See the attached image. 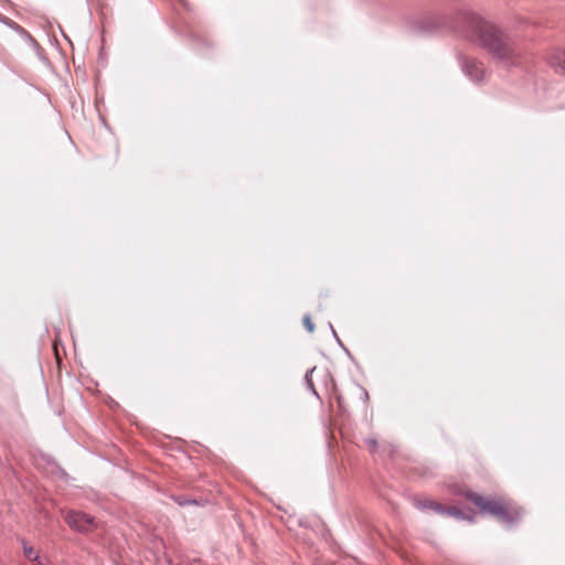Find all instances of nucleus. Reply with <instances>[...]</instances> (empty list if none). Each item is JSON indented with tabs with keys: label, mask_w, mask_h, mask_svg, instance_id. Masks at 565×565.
<instances>
[{
	"label": "nucleus",
	"mask_w": 565,
	"mask_h": 565,
	"mask_svg": "<svg viewBox=\"0 0 565 565\" xmlns=\"http://www.w3.org/2000/svg\"><path fill=\"white\" fill-rule=\"evenodd\" d=\"M455 30L466 41L486 50L503 66L513 67L522 64L524 54L521 46L480 14L470 10L459 11Z\"/></svg>",
	"instance_id": "f257e3e1"
},
{
	"label": "nucleus",
	"mask_w": 565,
	"mask_h": 565,
	"mask_svg": "<svg viewBox=\"0 0 565 565\" xmlns=\"http://www.w3.org/2000/svg\"><path fill=\"white\" fill-rule=\"evenodd\" d=\"M465 497L479 508L481 513L490 514L503 523L512 524L521 518L520 509L505 500L486 498L472 491H467Z\"/></svg>",
	"instance_id": "f03ea898"
},
{
	"label": "nucleus",
	"mask_w": 565,
	"mask_h": 565,
	"mask_svg": "<svg viewBox=\"0 0 565 565\" xmlns=\"http://www.w3.org/2000/svg\"><path fill=\"white\" fill-rule=\"evenodd\" d=\"M461 70L473 83L482 84L489 77V71L483 62L473 57L463 56L461 60Z\"/></svg>",
	"instance_id": "7ed1b4c3"
},
{
	"label": "nucleus",
	"mask_w": 565,
	"mask_h": 565,
	"mask_svg": "<svg viewBox=\"0 0 565 565\" xmlns=\"http://www.w3.org/2000/svg\"><path fill=\"white\" fill-rule=\"evenodd\" d=\"M65 522L71 529L81 533H88L97 527L95 518L82 511H70Z\"/></svg>",
	"instance_id": "20e7f679"
},
{
	"label": "nucleus",
	"mask_w": 565,
	"mask_h": 565,
	"mask_svg": "<svg viewBox=\"0 0 565 565\" xmlns=\"http://www.w3.org/2000/svg\"><path fill=\"white\" fill-rule=\"evenodd\" d=\"M417 508L419 509H431L439 514H445L449 516H455L458 519H467L470 522L475 521V513L470 515H465L463 512L456 507H445L438 502L431 500H422L416 502Z\"/></svg>",
	"instance_id": "39448f33"
},
{
	"label": "nucleus",
	"mask_w": 565,
	"mask_h": 565,
	"mask_svg": "<svg viewBox=\"0 0 565 565\" xmlns=\"http://www.w3.org/2000/svg\"><path fill=\"white\" fill-rule=\"evenodd\" d=\"M545 61L555 73L565 75V49H553L545 55Z\"/></svg>",
	"instance_id": "423d86ee"
},
{
	"label": "nucleus",
	"mask_w": 565,
	"mask_h": 565,
	"mask_svg": "<svg viewBox=\"0 0 565 565\" xmlns=\"http://www.w3.org/2000/svg\"><path fill=\"white\" fill-rule=\"evenodd\" d=\"M23 553L26 558L33 562L39 561V555L35 553L34 548L30 546L25 541L23 542Z\"/></svg>",
	"instance_id": "0eeeda50"
},
{
	"label": "nucleus",
	"mask_w": 565,
	"mask_h": 565,
	"mask_svg": "<svg viewBox=\"0 0 565 565\" xmlns=\"http://www.w3.org/2000/svg\"><path fill=\"white\" fill-rule=\"evenodd\" d=\"M302 322L308 332L312 333L315 331V324L311 321L310 316H305Z\"/></svg>",
	"instance_id": "6e6552de"
},
{
	"label": "nucleus",
	"mask_w": 565,
	"mask_h": 565,
	"mask_svg": "<svg viewBox=\"0 0 565 565\" xmlns=\"http://www.w3.org/2000/svg\"><path fill=\"white\" fill-rule=\"evenodd\" d=\"M359 397L364 402L367 403L369 401V393L365 388L359 387L358 388Z\"/></svg>",
	"instance_id": "1a4fd4ad"
},
{
	"label": "nucleus",
	"mask_w": 565,
	"mask_h": 565,
	"mask_svg": "<svg viewBox=\"0 0 565 565\" xmlns=\"http://www.w3.org/2000/svg\"><path fill=\"white\" fill-rule=\"evenodd\" d=\"M338 406L342 412L347 411V407L344 405L343 398L341 396H337Z\"/></svg>",
	"instance_id": "9d476101"
},
{
	"label": "nucleus",
	"mask_w": 565,
	"mask_h": 565,
	"mask_svg": "<svg viewBox=\"0 0 565 565\" xmlns=\"http://www.w3.org/2000/svg\"><path fill=\"white\" fill-rule=\"evenodd\" d=\"M365 443L370 449L374 450L376 448V441L374 439H367Z\"/></svg>",
	"instance_id": "9b49d317"
},
{
	"label": "nucleus",
	"mask_w": 565,
	"mask_h": 565,
	"mask_svg": "<svg viewBox=\"0 0 565 565\" xmlns=\"http://www.w3.org/2000/svg\"><path fill=\"white\" fill-rule=\"evenodd\" d=\"M177 502L179 503V505H182V504L186 503V502H182V501H179V500H177Z\"/></svg>",
	"instance_id": "f8f14e48"
}]
</instances>
